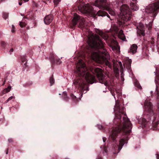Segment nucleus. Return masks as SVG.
Returning a JSON list of instances; mask_svg holds the SVG:
<instances>
[{"mask_svg": "<svg viewBox=\"0 0 159 159\" xmlns=\"http://www.w3.org/2000/svg\"><path fill=\"white\" fill-rule=\"evenodd\" d=\"M155 82L156 84V91H157V94L159 95L158 94L159 90L158 87V85H159V73H158L156 76L155 79Z\"/></svg>", "mask_w": 159, "mask_h": 159, "instance_id": "dca6fc26", "label": "nucleus"}, {"mask_svg": "<svg viewBox=\"0 0 159 159\" xmlns=\"http://www.w3.org/2000/svg\"><path fill=\"white\" fill-rule=\"evenodd\" d=\"M116 61L114 60L113 61V66L114 67V70L115 72L116 73H118L119 71V70L118 68H116V67H115V65H116Z\"/></svg>", "mask_w": 159, "mask_h": 159, "instance_id": "5701e85b", "label": "nucleus"}, {"mask_svg": "<svg viewBox=\"0 0 159 159\" xmlns=\"http://www.w3.org/2000/svg\"><path fill=\"white\" fill-rule=\"evenodd\" d=\"M98 128H102V126L101 125H98Z\"/></svg>", "mask_w": 159, "mask_h": 159, "instance_id": "4c0bfd02", "label": "nucleus"}, {"mask_svg": "<svg viewBox=\"0 0 159 159\" xmlns=\"http://www.w3.org/2000/svg\"><path fill=\"white\" fill-rule=\"evenodd\" d=\"M29 0H23V1L25 2H28Z\"/></svg>", "mask_w": 159, "mask_h": 159, "instance_id": "c9c22d12", "label": "nucleus"}, {"mask_svg": "<svg viewBox=\"0 0 159 159\" xmlns=\"http://www.w3.org/2000/svg\"><path fill=\"white\" fill-rule=\"evenodd\" d=\"M19 25L21 27H23L25 26L26 24L25 23L21 22H20Z\"/></svg>", "mask_w": 159, "mask_h": 159, "instance_id": "a878e982", "label": "nucleus"}, {"mask_svg": "<svg viewBox=\"0 0 159 159\" xmlns=\"http://www.w3.org/2000/svg\"><path fill=\"white\" fill-rule=\"evenodd\" d=\"M8 16V14L7 13H4L3 15V17L5 19H6Z\"/></svg>", "mask_w": 159, "mask_h": 159, "instance_id": "393cba45", "label": "nucleus"}, {"mask_svg": "<svg viewBox=\"0 0 159 159\" xmlns=\"http://www.w3.org/2000/svg\"><path fill=\"white\" fill-rule=\"evenodd\" d=\"M137 46L136 44H133L131 46L130 48V52L133 54L136 53L137 52Z\"/></svg>", "mask_w": 159, "mask_h": 159, "instance_id": "a211bd4d", "label": "nucleus"}, {"mask_svg": "<svg viewBox=\"0 0 159 159\" xmlns=\"http://www.w3.org/2000/svg\"><path fill=\"white\" fill-rule=\"evenodd\" d=\"M102 91L104 92H105L106 91H105V90H103Z\"/></svg>", "mask_w": 159, "mask_h": 159, "instance_id": "a19ab883", "label": "nucleus"}, {"mask_svg": "<svg viewBox=\"0 0 159 159\" xmlns=\"http://www.w3.org/2000/svg\"><path fill=\"white\" fill-rule=\"evenodd\" d=\"M118 37L120 39H122L123 41L126 40V38L125 36L123 33V31L122 30H120L118 33Z\"/></svg>", "mask_w": 159, "mask_h": 159, "instance_id": "f3484780", "label": "nucleus"}, {"mask_svg": "<svg viewBox=\"0 0 159 159\" xmlns=\"http://www.w3.org/2000/svg\"><path fill=\"white\" fill-rule=\"evenodd\" d=\"M73 98H75V97L74 96V97H73Z\"/></svg>", "mask_w": 159, "mask_h": 159, "instance_id": "37998d69", "label": "nucleus"}, {"mask_svg": "<svg viewBox=\"0 0 159 159\" xmlns=\"http://www.w3.org/2000/svg\"><path fill=\"white\" fill-rule=\"evenodd\" d=\"M158 9H159V1L147 6L144 11H143V12L148 13H153Z\"/></svg>", "mask_w": 159, "mask_h": 159, "instance_id": "6e6552de", "label": "nucleus"}, {"mask_svg": "<svg viewBox=\"0 0 159 159\" xmlns=\"http://www.w3.org/2000/svg\"><path fill=\"white\" fill-rule=\"evenodd\" d=\"M77 70L76 72L81 76H84L88 83L93 84L96 82L95 77L91 75L87 72V69L84 63L82 62L81 60H79L77 65Z\"/></svg>", "mask_w": 159, "mask_h": 159, "instance_id": "7ed1b4c3", "label": "nucleus"}, {"mask_svg": "<svg viewBox=\"0 0 159 159\" xmlns=\"http://www.w3.org/2000/svg\"><path fill=\"white\" fill-rule=\"evenodd\" d=\"M145 110L146 111H150L152 109L151 103L149 101H146L144 102Z\"/></svg>", "mask_w": 159, "mask_h": 159, "instance_id": "f8f14e48", "label": "nucleus"}, {"mask_svg": "<svg viewBox=\"0 0 159 159\" xmlns=\"http://www.w3.org/2000/svg\"><path fill=\"white\" fill-rule=\"evenodd\" d=\"M106 13L103 10H99L96 13V15L98 16H104L106 15Z\"/></svg>", "mask_w": 159, "mask_h": 159, "instance_id": "aec40b11", "label": "nucleus"}, {"mask_svg": "<svg viewBox=\"0 0 159 159\" xmlns=\"http://www.w3.org/2000/svg\"><path fill=\"white\" fill-rule=\"evenodd\" d=\"M152 24L151 23H149V24L147 26V27L149 29V30L150 29H151L152 28Z\"/></svg>", "mask_w": 159, "mask_h": 159, "instance_id": "c85d7f7f", "label": "nucleus"}, {"mask_svg": "<svg viewBox=\"0 0 159 159\" xmlns=\"http://www.w3.org/2000/svg\"><path fill=\"white\" fill-rule=\"evenodd\" d=\"M107 42L108 43V41H107Z\"/></svg>", "mask_w": 159, "mask_h": 159, "instance_id": "de8ad7c7", "label": "nucleus"}, {"mask_svg": "<svg viewBox=\"0 0 159 159\" xmlns=\"http://www.w3.org/2000/svg\"><path fill=\"white\" fill-rule=\"evenodd\" d=\"M60 1V0H54L53 2L55 4H58Z\"/></svg>", "mask_w": 159, "mask_h": 159, "instance_id": "bb28decb", "label": "nucleus"}, {"mask_svg": "<svg viewBox=\"0 0 159 159\" xmlns=\"http://www.w3.org/2000/svg\"><path fill=\"white\" fill-rule=\"evenodd\" d=\"M111 30L112 31H114L115 33H116L117 32L118 28L116 25L113 24L111 25Z\"/></svg>", "mask_w": 159, "mask_h": 159, "instance_id": "412c9836", "label": "nucleus"}, {"mask_svg": "<svg viewBox=\"0 0 159 159\" xmlns=\"http://www.w3.org/2000/svg\"><path fill=\"white\" fill-rule=\"evenodd\" d=\"M106 2V0H96L94 5L100 8L103 9L104 10L107 11L111 15L114 16L115 14V11L110 6L105 5Z\"/></svg>", "mask_w": 159, "mask_h": 159, "instance_id": "39448f33", "label": "nucleus"}, {"mask_svg": "<svg viewBox=\"0 0 159 159\" xmlns=\"http://www.w3.org/2000/svg\"><path fill=\"white\" fill-rule=\"evenodd\" d=\"M21 15L22 16H24L22 15V14H21Z\"/></svg>", "mask_w": 159, "mask_h": 159, "instance_id": "79ce46f5", "label": "nucleus"}, {"mask_svg": "<svg viewBox=\"0 0 159 159\" xmlns=\"http://www.w3.org/2000/svg\"><path fill=\"white\" fill-rule=\"evenodd\" d=\"M53 19V16L49 15L45 16L44 19V22L46 25L50 23Z\"/></svg>", "mask_w": 159, "mask_h": 159, "instance_id": "9b49d317", "label": "nucleus"}, {"mask_svg": "<svg viewBox=\"0 0 159 159\" xmlns=\"http://www.w3.org/2000/svg\"><path fill=\"white\" fill-rule=\"evenodd\" d=\"M156 157L157 158V159H159V154H157L156 155Z\"/></svg>", "mask_w": 159, "mask_h": 159, "instance_id": "473e14b6", "label": "nucleus"}, {"mask_svg": "<svg viewBox=\"0 0 159 159\" xmlns=\"http://www.w3.org/2000/svg\"><path fill=\"white\" fill-rule=\"evenodd\" d=\"M11 86H9L7 88L4 89L2 91V94H4L9 92L11 89Z\"/></svg>", "mask_w": 159, "mask_h": 159, "instance_id": "4be33fe9", "label": "nucleus"}, {"mask_svg": "<svg viewBox=\"0 0 159 159\" xmlns=\"http://www.w3.org/2000/svg\"><path fill=\"white\" fill-rule=\"evenodd\" d=\"M79 9L83 13L90 14L93 16L96 13V11L93 10L92 7L89 4L84 5L82 7H79Z\"/></svg>", "mask_w": 159, "mask_h": 159, "instance_id": "0eeeda50", "label": "nucleus"}, {"mask_svg": "<svg viewBox=\"0 0 159 159\" xmlns=\"http://www.w3.org/2000/svg\"><path fill=\"white\" fill-rule=\"evenodd\" d=\"M105 152H106V150H105Z\"/></svg>", "mask_w": 159, "mask_h": 159, "instance_id": "a18cd8bd", "label": "nucleus"}, {"mask_svg": "<svg viewBox=\"0 0 159 159\" xmlns=\"http://www.w3.org/2000/svg\"><path fill=\"white\" fill-rule=\"evenodd\" d=\"M96 32L99 34L104 39L107 40L108 39V35L107 33H103L102 31L99 30H97Z\"/></svg>", "mask_w": 159, "mask_h": 159, "instance_id": "2eb2a0df", "label": "nucleus"}, {"mask_svg": "<svg viewBox=\"0 0 159 159\" xmlns=\"http://www.w3.org/2000/svg\"><path fill=\"white\" fill-rule=\"evenodd\" d=\"M15 98V97L14 96H11L9 97L7 100V101L8 102L10 100H11L12 99H14Z\"/></svg>", "mask_w": 159, "mask_h": 159, "instance_id": "cd10ccee", "label": "nucleus"}, {"mask_svg": "<svg viewBox=\"0 0 159 159\" xmlns=\"http://www.w3.org/2000/svg\"><path fill=\"white\" fill-rule=\"evenodd\" d=\"M130 6L131 9L134 11H137L139 9V7L137 6L136 4L131 3L130 4Z\"/></svg>", "mask_w": 159, "mask_h": 159, "instance_id": "6ab92c4d", "label": "nucleus"}, {"mask_svg": "<svg viewBox=\"0 0 159 159\" xmlns=\"http://www.w3.org/2000/svg\"><path fill=\"white\" fill-rule=\"evenodd\" d=\"M129 64H131V60H129Z\"/></svg>", "mask_w": 159, "mask_h": 159, "instance_id": "ea45409f", "label": "nucleus"}, {"mask_svg": "<svg viewBox=\"0 0 159 159\" xmlns=\"http://www.w3.org/2000/svg\"><path fill=\"white\" fill-rule=\"evenodd\" d=\"M138 87L139 88V89H142V87L140 85H139L138 86Z\"/></svg>", "mask_w": 159, "mask_h": 159, "instance_id": "72a5a7b5", "label": "nucleus"}, {"mask_svg": "<svg viewBox=\"0 0 159 159\" xmlns=\"http://www.w3.org/2000/svg\"><path fill=\"white\" fill-rule=\"evenodd\" d=\"M22 4V3H21V2H19V4L20 5V6Z\"/></svg>", "mask_w": 159, "mask_h": 159, "instance_id": "58836bf2", "label": "nucleus"}, {"mask_svg": "<svg viewBox=\"0 0 159 159\" xmlns=\"http://www.w3.org/2000/svg\"><path fill=\"white\" fill-rule=\"evenodd\" d=\"M12 29L11 30V32L12 33H14L15 31V27H14V25H12Z\"/></svg>", "mask_w": 159, "mask_h": 159, "instance_id": "c756f323", "label": "nucleus"}, {"mask_svg": "<svg viewBox=\"0 0 159 159\" xmlns=\"http://www.w3.org/2000/svg\"><path fill=\"white\" fill-rule=\"evenodd\" d=\"M99 159H102V158L101 157H100Z\"/></svg>", "mask_w": 159, "mask_h": 159, "instance_id": "c03bdc74", "label": "nucleus"}, {"mask_svg": "<svg viewBox=\"0 0 159 159\" xmlns=\"http://www.w3.org/2000/svg\"><path fill=\"white\" fill-rule=\"evenodd\" d=\"M103 140L104 142H105L106 141V139H105V138H103Z\"/></svg>", "mask_w": 159, "mask_h": 159, "instance_id": "f704fd0d", "label": "nucleus"}, {"mask_svg": "<svg viewBox=\"0 0 159 159\" xmlns=\"http://www.w3.org/2000/svg\"><path fill=\"white\" fill-rule=\"evenodd\" d=\"M120 12L119 15V17L120 18L122 23H124L129 20L131 19V13L129 7L126 4L122 5L120 8Z\"/></svg>", "mask_w": 159, "mask_h": 159, "instance_id": "20e7f679", "label": "nucleus"}, {"mask_svg": "<svg viewBox=\"0 0 159 159\" xmlns=\"http://www.w3.org/2000/svg\"><path fill=\"white\" fill-rule=\"evenodd\" d=\"M110 46L111 47L112 50L115 51L119 48L118 46V43L114 39H112L110 44Z\"/></svg>", "mask_w": 159, "mask_h": 159, "instance_id": "ddd939ff", "label": "nucleus"}, {"mask_svg": "<svg viewBox=\"0 0 159 159\" xmlns=\"http://www.w3.org/2000/svg\"><path fill=\"white\" fill-rule=\"evenodd\" d=\"M81 19L82 20V22H84V20L83 18H81L80 17L76 14H75L74 15V16L72 20V24L73 25L75 26L76 25L78 20Z\"/></svg>", "mask_w": 159, "mask_h": 159, "instance_id": "9d476101", "label": "nucleus"}, {"mask_svg": "<svg viewBox=\"0 0 159 159\" xmlns=\"http://www.w3.org/2000/svg\"><path fill=\"white\" fill-rule=\"evenodd\" d=\"M125 109L122 107L120 108V105L116 102L114 108V111L116 115L115 119H120L121 117V115L124 114L125 116L123 117V120L121 122L123 124V126L120 125L117 127L112 129L111 137L112 139L114 140L115 137L120 131L122 130L125 133L127 134L130 133L131 130V125L129 119L127 118L126 115L125 113ZM116 120V119H115Z\"/></svg>", "mask_w": 159, "mask_h": 159, "instance_id": "f03ea898", "label": "nucleus"}, {"mask_svg": "<svg viewBox=\"0 0 159 159\" xmlns=\"http://www.w3.org/2000/svg\"><path fill=\"white\" fill-rule=\"evenodd\" d=\"M138 33L139 35L144 36L145 35L144 28L143 25L142 24H140V27H138Z\"/></svg>", "mask_w": 159, "mask_h": 159, "instance_id": "4468645a", "label": "nucleus"}, {"mask_svg": "<svg viewBox=\"0 0 159 159\" xmlns=\"http://www.w3.org/2000/svg\"><path fill=\"white\" fill-rule=\"evenodd\" d=\"M80 27H81V28H82V27H81V26H80Z\"/></svg>", "mask_w": 159, "mask_h": 159, "instance_id": "49530a36", "label": "nucleus"}, {"mask_svg": "<svg viewBox=\"0 0 159 159\" xmlns=\"http://www.w3.org/2000/svg\"><path fill=\"white\" fill-rule=\"evenodd\" d=\"M88 42L92 48H102L93 52L91 56L92 59L98 63H105L111 68V66L108 61L110 56L106 50L102 48L104 43L99 37L97 34L92 35L89 37Z\"/></svg>", "mask_w": 159, "mask_h": 159, "instance_id": "f257e3e1", "label": "nucleus"}, {"mask_svg": "<svg viewBox=\"0 0 159 159\" xmlns=\"http://www.w3.org/2000/svg\"><path fill=\"white\" fill-rule=\"evenodd\" d=\"M84 83H82L80 85V87H81L82 89H84V87L83 86V85H84Z\"/></svg>", "mask_w": 159, "mask_h": 159, "instance_id": "7c9ffc66", "label": "nucleus"}, {"mask_svg": "<svg viewBox=\"0 0 159 159\" xmlns=\"http://www.w3.org/2000/svg\"><path fill=\"white\" fill-rule=\"evenodd\" d=\"M125 140L124 139H121L120 140L119 144V145L118 146V148H117V147H116V148H114L115 149H116L117 150L116 152H113L114 154H116V153H118L122 149V148L123 146L124 145L125 142Z\"/></svg>", "mask_w": 159, "mask_h": 159, "instance_id": "1a4fd4ad", "label": "nucleus"}, {"mask_svg": "<svg viewBox=\"0 0 159 159\" xmlns=\"http://www.w3.org/2000/svg\"><path fill=\"white\" fill-rule=\"evenodd\" d=\"M55 80L52 77H51L50 79V82L51 85H53L54 83Z\"/></svg>", "mask_w": 159, "mask_h": 159, "instance_id": "b1692460", "label": "nucleus"}, {"mask_svg": "<svg viewBox=\"0 0 159 159\" xmlns=\"http://www.w3.org/2000/svg\"><path fill=\"white\" fill-rule=\"evenodd\" d=\"M111 93L112 96H113L115 98V94L113 93V92H112V90L111 91Z\"/></svg>", "mask_w": 159, "mask_h": 159, "instance_id": "2f4dec72", "label": "nucleus"}, {"mask_svg": "<svg viewBox=\"0 0 159 159\" xmlns=\"http://www.w3.org/2000/svg\"><path fill=\"white\" fill-rule=\"evenodd\" d=\"M13 49L12 48L10 50V51L11 52H13Z\"/></svg>", "mask_w": 159, "mask_h": 159, "instance_id": "e433bc0d", "label": "nucleus"}, {"mask_svg": "<svg viewBox=\"0 0 159 159\" xmlns=\"http://www.w3.org/2000/svg\"><path fill=\"white\" fill-rule=\"evenodd\" d=\"M94 70L99 82L102 84H104L106 87L107 86L108 83L105 78L106 76L103 75V70L98 68H95Z\"/></svg>", "mask_w": 159, "mask_h": 159, "instance_id": "423d86ee", "label": "nucleus"}]
</instances>
